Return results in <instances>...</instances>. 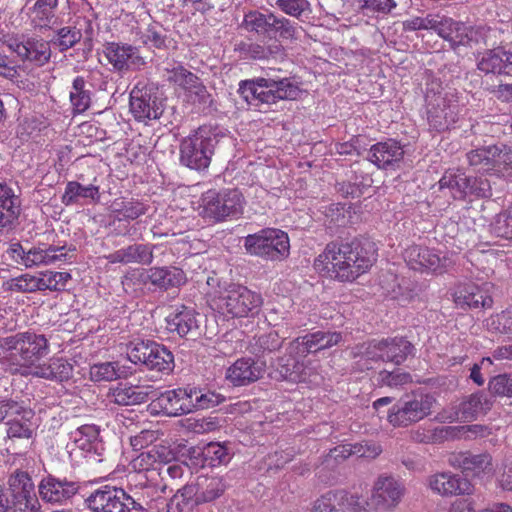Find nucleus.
Returning a JSON list of instances; mask_svg holds the SVG:
<instances>
[{
    "instance_id": "43",
    "label": "nucleus",
    "mask_w": 512,
    "mask_h": 512,
    "mask_svg": "<svg viewBox=\"0 0 512 512\" xmlns=\"http://www.w3.org/2000/svg\"><path fill=\"white\" fill-rule=\"evenodd\" d=\"M188 394L193 410L213 408L225 401L219 393L194 386H188Z\"/></svg>"
},
{
    "instance_id": "54",
    "label": "nucleus",
    "mask_w": 512,
    "mask_h": 512,
    "mask_svg": "<svg viewBox=\"0 0 512 512\" xmlns=\"http://www.w3.org/2000/svg\"><path fill=\"white\" fill-rule=\"evenodd\" d=\"M437 21H440V15L427 14L423 17H411L403 22L405 31L417 30H434L436 29Z\"/></svg>"
},
{
    "instance_id": "53",
    "label": "nucleus",
    "mask_w": 512,
    "mask_h": 512,
    "mask_svg": "<svg viewBox=\"0 0 512 512\" xmlns=\"http://www.w3.org/2000/svg\"><path fill=\"white\" fill-rule=\"evenodd\" d=\"M412 381L411 375L400 369L394 371L382 370L378 373L377 383L380 386L398 387L403 386Z\"/></svg>"
},
{
    "instance_id": "29",
    "label": "nucleus",
    "mask_w": 512,
    "mask_h": 512,
    "mask_svg": "<svg viewBox=\"0 0 512 512\" xmlns=\"http://www.w3.org/2000/svg\"><path fill=\"white\" fill-rule=\"evenodd\" d=\"M9 489L13 497L14 505L25 506L30 505V493L32 491V478L27 470H23V466L17 468L8 479Z\"/></svg>"
},
{
    "instance_id": "13",
    "label": "nucleus",
    "mask_w": 512,
    "mask_h": 512,
    "mask_svg": "<svg viewBox=\"0 0 512 512\" xmlns=\"http://www.w3.org/2000/svg\"><path fill=\"white\" fill-rule=\"evenodd\" d=\"M433 402V397L423 394L400 400L391 408L388 421L393 426L403 427L418 422L431 413Z\"/></svg>"
},
{
    "instance_id": "20",
    "label": "nucleus",
    "mask_w": 512,
    "mask_h": 512,
    "mask_svg": "<svg viewBox=\"0 0 512 512\" xmlns=\"http://www.w3.org/2000/svg\"><path fill=\"white\" fill-rule=\"evenodd\" d=\"M493 405V398L480 390L462 398L456 409V417L463 421H473L487 415Z\"/></svg>"
},
{
    "instance_id": "59",
    "label": "nucleus",
    "mask_w": 512,
    "mask_h": 512,
    "mask_svg": "<svg viewBox=\"0 0 512 512\" xmlns=\"http://www.w3.org/2000/svg\"><path fill=\"white\" fill-rule=\"evenodd\" d=\"M490 327L504 335L512 336V308L491 318Z\"/></svg>"
},
{
    "instance_id": "12",
    "label": "nucleus",
    "mask_w": 512,
    "mask_h": 512,
    "mask_svg": "<svg viewBox=\"0 0 512 512\" xmlns=\"http://www.w3.org/2000/svg\"><path fill=\"white\" fill-rule=\"evenodd\" d=\"M129 108L136 121L147 123L160 118L163 102L153 88L137 84L130 92Z\"/></svg>"
},
{
    "instance_id": "44",
    "label": "nucleus",
    "mask_w": 512,
    "mask_h": 512,
    "mask_svg": "<svg viewBox=\"0 0 512 512\" xmlns=\"http://www.w3.org/2000/svg\"><path fill=\"white\" fill-rule=\"evenodd\" d=\"M58 0H37L34 3V26L50 27L55 21Z\"/></svg>"
},
{
    "instance_id": "28",
    "label": "nucleus",
    "mask_w": 512,
    "mask_h": 512,
    "mask_svg": "<svg viewBox=\"0 0 512 512\" xmlns=\"http://www.w3.org/2000/svg\"><path fill=\"white\" fill-rule=\"evenodd\" d=\"M100 197V187L98 185L93 183L83 185L77 181H69L62 195V202L65 205L95 204L100 202Z\"/></svg>"
},
{
    "instance_id": "4",
    "label": "nucleus",
    "mask_w": 512,
    "mask_h": 512,
    "mask_svg": "<svg viewBox=\"0 0 512 512\" xmlns=\"http://www.w3.org/2000/svg\"><path fill=\"white\" fill-rule=\"evenodd\" d=\"M85 502L93 512H149L140 498H134L124 489L112 485L96 489Z\"/></svg>"
},
{
    "instance_id": "22",
    "label": "nucleus",
    "mask_w": 512,
    "mask_h": 512,
    "mask_svg": "<svg viewBox=\"0 0 512 512\" xmlns=\"http://www.w3.org/2000/svg\"><path fill=\"white\" fill-rule=\"evenodd\" d=\"M104 53L109 63L119 71L138 69L144 65V60L139 56L137 48L131 45L108 43Z\"/></svg>"
},
{
    "instance_id": "41",
    "label": "nucleus",
    "mask_w": 512,
    "mask_h": 512,
    "mask_svg": "<svg viewBox=\"0 0 512 512\" xmlns=\"http://www.w3.org/2000/svg\"><path fill=\"white\" fill-rule=\"evenodd\" d=\"M469 177L464 173L446 172L439 180V189H448L454 199H462L469 193Z\"/></svg>"
},
{
    "instance_id": "62",
    "label": "nucleus",
    "mask_w": 512,
    "mask_h": 512,
    "mask_svg": "<svg viewBox=\"0 0 512 512\" xmlns=\"http://www.w3.org/2000/svg\"><path fill=\"white\" fill-rule=\"evenodd\" d=\"M37 273L39 276H34V287H36L37 290H60V288H58V282L54 272L39 271Z\"/></svg>"
},
{
    "instance_id": "2",
    "label": "nucleus",
    "mask_w": 512,
    "mask_h": 512,
    "mask_svg": "<svg viewBox=\"0 0 512 512\" xmlns=\"http://www.w3.org/2000/svg\"><path fill=\"white\" fill-rule=\"evenodd\" d=\"M404 487L393 477H379L371 496V502L359 501V497L344 490L328 491L313 504L311 512H371L372 509L389 510L396 507Z\"/></svg>"
},
{
    "instance_id": "25",
    "label": "nucleus",
    "mask_w": 512,
    "mask_h": 512,
    "mask_svg": "<svg viewBox=\"0 0 512 512\" xmlns=\"http://www.w3.org/2000/svg\"><path fill=\"white\" fill-rule=\"evenodd\" d=\"M430 488L443 496L470 494L473 486L460 474L439 473L429 478Z\"/></svg>"
},
{
    "instance_id": "48",
    "label": "nucleus",
    "mask_w": 512,
    "mask_h": 512,
    "mask_svg": "<svg viewBox=\"0 0 512 512\" xmlns=\"http://www.w3.org/2000/svg\"><path fill=\"white\" fill-rule=\"evenodd\" d=\"M70 101L74 111L77 113L86 111L90 106V93L85 90V80L81 76L73 80L72 90L70 91Z\"/></svg>"
},
{
    "instance_id": "32",
    "label": "nucleus",
    "mask_w": 512,
    "mask_h": 512,
    "mask_svg": "<svg viewBox=\"0 0 512 512\" xmlns=\"http://www.w3.org/2000/svg\"><path fill=\"white\" fill-rule=\"evenodd\" d=\"M491 32L492 30L489 28H471L456 21V25L453 29V34L451 35L449 42L454 47L460 45H472V43H483L487 46L489 45L488 36Z\"/></svg>"
},
{
    "instance_id": "30",
    "label": "nucleus",
    "mask_w": 512,
    "mask_h": 512,
    "mask_svg": "<svg viewBox=\"0 0 512 512\" xmlns=\"http://www.w3.org/2000/svg\"><path fill=\"white\" fill-rule=\"evenodd\" d=\"M156 396V390L151 385H130L117 387L112 392L113 402L122 406L139 405Z\"/></svg>"
},
{
    "instance_id": "42",
    "label": "nucleus",
    "mask_w": 512,
    "mask_h": 512,
    "mask_svg": "<svg viewBox=\"0 0 512 512\" xmlns=\"http://www.w3.org/2000/svg\"><path fill=\"white\" fill-rule=\"evenodd\" d=\"M272 22H275L273 13L264 14L259 11H251L245 14L243 25L248 31L270 38Z\"/></svg>"
},
{
    "instance_id": "47",
    "label": "nucleus",
    "mask_w": 512,
    "mask_h": 512,
    "mask_svg": "<svg viewBox=\"0 0 512 512\" xmlns=\"http://www.w3.org/2000/svg\"><path fill=\"white\" fill-rule=\"evenodd\" d=\"M124 375L118 362L97 363L90 367V378L92 381H113Z\"/></svg>"
},
{
    "instance_id": "38",
    "label": "nucleus",
    "mask_w": 512,
    "mask_h": 512,
    "mask_svg": "<svg viewBox=\"0 0 512 512\" xmlns=\"http://www.w3.org/2000/svg\"><path fill=\"white\" fill-rule=\"evenodd\" d=\"M452 463L461 468L462 471L478 474L491 469L492 457L488 453L473 454L466 451L455 455Z\"/></svg>"
},
{
    "instance_id": "14",
    "label": "nucleus",
    "mask_w": 512,
    "mask_h": 512,
    "mask_svg": "<svg viewBox=\"0 0 512 512\" xmlns=\"http://www.w3.org/2000/svg\"><path fill=\"white\" fill-rule=\"evenodd\" d=\"M405 260L408 266L416 271L442 274L452 265V261L446 255L440 256L435 250L411 246L405 251Z\"/></svg>"
},
{
    "instance_id": "27",
    "label": "nucleus",
    "mask_w": 512,
    "mask_h": 512,
    "mask_svg": "<svg viewBox=\"0 0 512 512\" xmlns=\"http://www.w3.org/2000/svg\"><path fill=\"white\" fill-rule=\"evenodd\" d=\"M153 292H167L173 288H179L187 282L184 271L175 266H162L150 268Z\"/></svg>"
},
{
    "instance_id": "19",
    "label": "nucleus",
    "mask_w": 512,
    "mask_h": 512,
    "mask_svg": "<svg viewBox=\"0 0 512 512\" xmlns=\"http://www.w3.org/2000/svg\"><path fill=\"white\" fill-rule=\"evenodd\" d=\"M199 317L200 314L195 310L181 306L167 316V329L181 337L196 339L201 335Z\"/></svg>"
},
{
    "instance_id": "52",
    "label": "nucleus",
    "mask_w": 512,
    "mask_h": 512,
    "mask_svg": "<svg viewBox=\"0 0 512 512\" xmlns=\"http://www.w3.org/2000/svg\"><path fill=\"white\" fill-rule=\"evenodd\" d=\"M490 396L512 398V373L492 377L488 382Z\"/></svg>"
},
{
    "instance_id": "45",
    "label": "nucleus",
    "mask_w": 512,
    "mask_h": 512,
    "mask_svg": "<svg viewBox=\"0 0 512 512\" xmlns=\"http://www.w3.org/2000/svg\"><path fill=\"white\" fill-rule=\"evenodd\" d=\"M165 448L151 447L147 451L142 452L136 459H134V467L140 470L150 471L158 470L161 463H164Z\"/></svg>"
},
{
    "instance_id": "64",
    "label": "nucleus",
    "mask_w": 512,
    "mask_h": 512,
    "mask_svg": "<svg viewBox=\"0 0 512 512\" xmlns=\"http://www.w3.org/2000/svg\"><path fill=\"white\" fill-rule=\"evenodd\" d=\"M492 240L487 244H498L501 241H512V226H486Z\"/></svg>"
},
{
    "instance_id": "7",
    "label": "nucleus",
    "mask_w": 512,
    "mask_h": 512,
    "mask_svg": "<svg viewBox=\"0 0 512 512\" xmlns=\"http://www.w3.org/2000/svg\"><path fill=\"white\" fill-rule=\"evenodd\" d=\"M248 252L271 260L282 259L289 254V239L285 232L267 227L259 233L248 235L245 240Z\"/></svg>"
},
{
    "instance_id": "15",
    "label": "nucleus",
    "mask_w": 512,
    "mask_h": 512,
    "mask_svg": "<svg viewBox=\"0 0 512 512\" xmlns=\"http://www.w3.org/2000/svg\"><path fill=\"white\" fill-rule=\"evenodd\" d=\"M487 286V284L479 286L473 282L457 284L452 293L455 305L463 310L491 308L493 298L489 294Z\"/></svg>"
},
{
    "instance_id": "5",
    "label": "nucleus",
    "mask_w": 512,
    "mask_h": 512,
    "mask_svg": "<svg viewBox=\"0 0 512 512\" xmlns=\"http://www.w3.org/2000/svg\"><path fill=\"white\" fill-rule=\"evenodd\" d=\"M128 359L151 371L170 374L175 367L174 355L165 345L153 340L130 342L127 347Z\"/></svg>"
},
{
    "instance_id": "51",
    "label": "nucleus",
    "mask_w": 512,
    "mask_h": 512,
    "mask_svg": "<svg viewBox=\"0 0 512 512\" xmlns=\"http://www.w3.org/2000/svg\"><path fill=\"white\" fill-rule=\"evenodd\" d=\"M270 38L279 37L285 40H296L301 28L291 20L275 15V22H272Z\"/></svg>"
},
{
    "instance_id": "40",
    "label": "nucleus",
    "mask_w": 512,
    "mask_h": 512,
    "mask_svg": "<svg viewBox=\"0 0 512 512\" xmlns=\"http://www.w3.org/2000/svg\"><path fill=\"white\" fill-rule=\"evenodd\" d=\"M198 503L204 504L212 502L219 498L225 491L226 485L223 479L218 476H204L198 477Z\"/></svg>"
},
{
    "instance_id": "31",
    "label": "nucleus",
    "mask_w": 512,
    "mask_h": 512,
    "mask_svg": "<svg viewBox=\"0 0 512 512\" xmlns=\"http://www.w3.org/2000/svg\"><path fill=\"white\" fill-rule=\"evenodd\" d=\"M150 279V268H134L126 272L121 279V284L126 293L141 296L152 293Z\"/></svg>"
},
{
    "instance_id": "24",
    "label": "nucleus",
    "mask_w": 512,
    "mask_h": 512,
    "mask_svg": "<svg viewBox=\"0 0 512 512\" xmlns=\"http://www.w3.org/2000/svg\"><path fill=\"white\" fill-rule=\"evenodd\" d=\"M78 489L79 486L76 482L67 479L61 480L52 476L43 479L38 486L41 499L49 503L70 499L78 492Z\"/></svg>"
},
{
    "instance_id": "3",
    "label": "nucleus",
    "mask_w": 512,
    "mask_h": 512,
    "mask_svg": "<svg viewBox=\"0 0 512 512\" xmlns=\"http://www.w3.org/2000/svg\"><path fill=\"white\" fill-rule=\"evenodd\" d=\"M238 92L248 105L257 108L261 104H273L279 100H296L302 90L287 78L274 80L261 77L242 81Z\"/></svg>"
},
{
    "instance_id": "23",
    "label": "nucleus",
    "mask_w": 512,
    "mask_h": 512,
    "mask_svg": "<svg viewBox=\"0 0 512 512\" xmlns=\"http://www.w3.org/2000/svg\"><path fill=\"white\" fill-rule=\"evenodd\" d=\"M155 406L168 416H180L193 411L189 400L188 386L160 393L155 400Z\"/></svg>"
},
{
    "instance_id": "36",
    "label": "nucleus",
    "mask_w": 512,
    "mask_h": 512,
    "mask_svg": "<svg viewBox=\"0 0 512 512\" xmlns=\"http://www.w3.org/2000/svg\"><path fill=\"white\" fill-rule=\"evenodd\" d=\"M34 376L59 382L68 381L73 377V366L63 359H53L47 366L34 362Z\"/></svg>"
},
{
    "instance_id": "10",
    "label": "nucleus",
    "mask_w": 512,
    "mask_h": 512,
    "mask_svg": "<svg viewBox=\"0 0 512 512\" xmlns=\"http://www.w3.org/2000/svg\"><path fill=\"white\" fill-rule=\"evenodd\" d=\"M202 203L209 217L216 221H225L242 213L243 196L237 189L227 190L222 194L209 190L203 194Z\"/></svg>"
},
{
    "instance_id": "34",
    "label": "nucleus",
    "mask_w": 512,
    "mask_h": 512,
    "mask_svg": "<svg viewBox=\"0 0 512 512\" xmlns=\"http://www.w3.org/2000/svg\"><path fill=\"white\" fill-rule=\"evenodd\" d=\"M383 340V349L386 362H392L395 365L402 364L409 355L414 354V346L405 337H393Z\"/></svg>"
},
{
    "instance_id": "21",
    "label": "nucleus",
    "mask_w": 512,
    "mask_h": 512,
    "mask_svg": "<svg viewBox=\"0 0 512 512\" xmlns=\"http://www.w3.org/2000/svg\"><path fill=\"white\" fill-rule=\"evenodd\" d=\"M279 357L275 364L274 378L281 381L305 382L309 376L308 368L297 353H291Z\"/></svg>"
},
{
    "instance_id": "17",
    "label": "nucleus",
    "mask_w": 512,
    "mask_h": 512,
    "mask_svg": "<svg viewBox=\"0 0 512 512\" xmlns=\"http://www.w3.org/2000/svg\"><path fill=\"white\" fill-rule=\"evenodd\" d=\"M99 436L100 428L94 424L82 425L73 433L74 443L85 452L88 462L100 463L103 461L105 448Z\"/></svg>"
},
{
    "instance_id": "8",
    "label": "nucleus",
    "mask_w": 512,
    "mask_h": 512,
    "mask_svg": "<svg viewBox=\"0 0 512 512\" xmlns=\"http://www.w3.org/2000/svg\"><path fill=\"white\" fill-rule=\"evenodd\" d=\"M428 122L436 131L449 129L458 119V100L453 92L433 93L427 91Z\"/></svg>"
},
{
    "instance_id": "9",
    "label": "nucleus",
    "mask_w": 512,
    "mask_h": 512,
    "mask_svg": "<svg viewBox=\"0 0 512 512\" xmlns=\"http://www.w3.org/2000/svg\"><path fill=\"white\" fill-rule=\"evenodd\" d=\"M261 295L247 287L231 284L219 297V307L232 317H249L258 314Z\"/></svg>"
},
{
    "instance_id": "55",
    "label": "nucleus",
    "mask_w": 512,
    "mask_h": 512,
    "mask_svg": "<svg viewBox=\"0 0 512 512\" xmlns=\"http://www.w3.org/2000/svg\"><path fill=\"white\" fill-rule=\"evenodd\" d=\"M82 33L75 27H63L57 32V39L54 43L60 51H66L81 40Z\"/></svg>"
},
{
    "instance_id": "56",
    "label": "nucleus",
    "mask_w": 512,
    "mask_h": 512,
    "mask_svg": "<svg viewBox=\"0 0 512 512\" xmlns=\"http://www.w3.org/2000/svg\"><path fill=\"white\" fill-rule=\"evenodd\" d=\"M362 11L388 14L397 6V0H354Z\"/></svg>"
},
{
    "instance_id": "11",
    "label": "nucleus",
    "mask_w": 512,
    "mask_h": 512,
    "mask_svg": "<svg viewBox=\"0 0 512 512\" xmlns=\"http://www.w3.org/2000/svg\"><path fill=\"white\" fill-rule=\"evenodd\" d=\"M167 81L183 89L193 103L207 104L211 95L201 79L179 62L168 63L164 68Z\"/></svg>"
},
{
    "instance_id": "16",
    "label": "nucleus",
    "mask_w": 512,
    "mask_h": 512,
    "mask_svg": "<svg viewBox=\"0 0 512 512\" xmlns=\"http://www.w3.org/2000/svg\"><path fill=\"white\" fill-rule=\"evenodd\" d=\"M343 340L340 332L317 331L298 337L289 344L291 353H297L300 357H306L310 353L331 348Z\"/></svg>"
},
{
    "instance_id": "58",
    "label": "nucleus",
    "mask_w": 512,
    "mask_h": 512,
    "mask_svg": "<svg viewBox=\"0 0 512 512\" xmlns=\"http://www.w3.org/2000/svg\"><path fill=\"white\" fill-rule=\"evenodd\" d=\"M114 210L120 212L123 218L127 220H134L140 215L145 213V207L138 201H122L113 204Z\"/></svg>"
},
{
    "instance_id": "37",
    "label": "nucleus",
    "mask_w": 512,
    "mask_h": 512,
    "mask_svg": "<svg viewBox=\"0 0 512 512\" xmlns=\"http://www.w3.org/2000/svg\"><path fill=\"white\" fill-rule=\"evenodd\" d=\"M13 354H8L7 359L10 363V371L13 374L19 373L23 376H29L32 373V342L29 336L23 343H19Z\"/></svg>"
},
{
    "instance_id": "63",
    "label": "nucleus",
    "mask_w": 512,
    "mask_h": 512,
    "mask_svg": "<svg viewBox=\"0 0 512 512\" xmlns=\"http://www.w3.org/2000/svg\"><path fill=\"white\" fill-rule=\"evenodd\" d=\"M0 214L3 217L0 218V224H12L20 215V200L17 198L6 204H3L0 208Z\"/></svg>"
},
{
    "instance_id": "35",
    "label": "nucleus",
    "mask_w": 512,
    "mask_h": 512,
    "mask_svg": "<svg viewBox=\"0 0 512 512\" xmlns=\"http://www.w3.org/2000/svg\"><path fill=\"white\" fill-rule=\"evenodd\" d=\"M283 342L284 340L276 331H271L269 333L253 337L249 343L248 350L260 362L263 361L262 359L267 355L278 351L282 347Z\"/></svg>"
},
{
    "instance_id": "6",
    "label": "nucleus",
    "mask_w": 512,
    "mask_h": 512,
    "mask_svg": "<svg viewBox=\"0 0 512 512\" xmlns=\"http://www.w3.org/2000/svg\"><path fill=\"white\" fill-rule=\"evenodd\" d=\"M217 137L210 129L201 127L184 138L180 145V162L184 166L204 170L210 165Z\"/></svg>"
},
{
    "instance_id": "33",
    "label": "nucleus",
    "mask_w": 512,
    "mask_h": 512,
    "mask_svg": "<svg viewBox=\"0 0 512 512\" xmlns=\"http://www.w3.org/2000/svg\"><path fill=\"white\" fill-rule=\"evenodd\" d=\"M505 47L487 49L477 55V68L485 74H505L508 72L504 62Z\"/></svg>"
},
{
    "instance_id": "61",
    "label": "nucleus",
    "mask_w": 512,
    "mask_h": 512,
    "mask_svg": "<svg viewBox=\"0 0 512 512\" xmlns=\"http://www.w3.org/2000/svg\"><path fill=\"white\" fill-rule=\"evenodd\" d=\"M275 5L280 8L284 13L298 17L304 12L309 3L307 0H274Z\"/></svg>"
},
{
    "instance_id": "49",
    "label": "nucleus",
    "mask_w": 512,
    "mask_h": 512,
    "mask_svg": "<svg viewBox=\"0 0 512 512\" xmlns=\"http://www.w3.org/2000/svg\"><path fill=\"white\" fill-rule=\"evenodd\" d=\"M122 249L125 253L126 264L150 265L153 261V250L149 245L133 244Z\"/></svg>"
},
{
    "instance_id": "60",
    "label": "nucleus",
    "mask_w": 512,
    "mask_h": 512,
    "mask_svg": "<svg viewBox=\"0 0 512 512\" xmlns=\"http://www.w3.org/2000/svg\"><path fill=\"white\" fill-rule=\"evenodd\" d=\"M206 451L204 446H194L187 450L186 466L190 469L198 471L200 468L207 467Z\"/></svg>"
},
{
    "instance_id": "18",
    "label": "nucleus",
    "mask_w": 512,
    "mask_h": 512,
    "mask_svg": "<svg viewBox=\"0 0 512 512\" xmlns=\"http://www.w3.org/2000/svg\"><path fill=\"white\" fill-rule=\"evenodd\" d=\"M266 362L251 357L237 359L226 371V379L233 386H246L259 380L265 370Z\"/></svg>"
},
{
    "instance_id": "39",
    "label": "nucleus",
    "mask_w": 512,
    "mask_h": 512,
    "mask_svg": "<svg viewBox=\"0 0 512 512\" xmlns=\"http://www.w3.org/2000/svg\"><path fill=\"white\" fill-rule=\"evenodd\" d=\"M499 154V146L491 145L470 151L467 154L468 162L479 172L495 171V161Z\"/></svg>"
},
{
    "instance_id": "57",
    "label": "nucleus",
    "mask_w": 512,
    "mask_h": 512,
    "mask_svg": "<svg viewBox=\"0 0 512 512\" xmlns=\"http://www.w3.org/2000/svg\"><path fill=\"white\" fill-rule=\"evenodd\" d=\"M31 425L30 418H25V416L13 419L9 422L7 434L11 439H29L32 435Z\"/></svg>"
},
{
    "instance_id": "50",
    "label": "nucleus",
    "mask_w": 512,
    "mask_h": 512,
    "mask_svg": "<svg viewBox=\"0 0 512 512\" xmlns=\"http://www.w3.org/2000/svg\"><path fill=\"white\" fill-rule=\"evenodd\" d=\"M207 467H216L227 464L231 460V453L226 444L210 442L205 445Z\"/></svg>"
},
{
    "instance_id": "46",
    "label": "nucleus",
    "mask_w": 512,
    "mask_h": 512,
    "mask_svg": "<svg viewBox=\"0 0 512 512\" xmlns=\"http://www.w3.org/2000/svg\"><path fill=\"white\" fill-rule=\"evenodd\" d=\"M65 249V246H53L49 245L46 247L38 246L34 247V266H38L40 264H54L57 261H66L69 259L67 253H62Z\"/></svg>"
},
{
    "instance_id": "26",
    "label": "nucleus",
    "mask_w": 512,
    "mask_h": 512,
    "mask_svg": "<svg viewBox=\"0 0 512 512\" xmlns=\"http://www.w3.org/2000/svg\"><path fill=\"white\" fill-rule=\"evenodd\" d=\"M404 150L399 142L389 139L371 146L368 159L380 169L397 166L403 159Z\"/></svg>"
},
{
    "instance_id": "1",
    "label": "nucleus",
    "mask_w": 512,
    "mask_h": 512,
    "mask_svg": "<svg viewBox=\"0 0 512 512\" xmlns=\"http://www.w3.org/2000/svg\"><path fill=\"white\" fill-rule=\"evenodd\" d=\"M377 250L371 238L362 236L350 242L329 243L317 261L326 263L325 268L331 277L351 282L373 266L378 256Z\"/></svg>"
}]
</instances>
